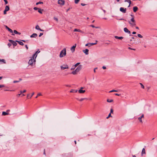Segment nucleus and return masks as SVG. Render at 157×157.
Instances as JSON below:
<instances>
[{
    "label": "nucleus",
    "mask_w": 157,
    "mask_h": 157,
    "mask_svg": "<svg viewBox=\"0 0 157 157\" xmlns=\"http://www.w3.org/2000/svg\"><path fill=\"white\" fill-rule=\"evenodd\" d=\"M40 52V51L38 49L35 53L33 55V57H35L36 56H37V54L39 53Z\"/></svg>",
    "instance_id": "16"
},
{
    "label": "nucleus",
    "mask_w": 157,
    "mask_h": 157,
    "mask_svg": "<svg viewBox=\"0 0 157 157\" xmlns=\"http://www.w3.org/2000/svg\"><path fill=\"white\" fill-rule=\"evenodd\" d=\"M66 55V48H64L62 50L60 53L59 56L60 58H62Z\"/></svg>",
    "instance_id": "2"
},
{
    "label": "nucleus",
    "mask_w": 157,
    "mask_h": 157,
    "mask_svg": "<svg viewBox=\"0 0 157 157\" xmlns=\"http://www.w3.org/2000/svg\"><path fill=\"white\" fill-rule=\"evenodd\" d=\"M118 92V90H113L110 91L109 92L110 93V92Z\"/></svg>",
    "instance_id": "33"
},
{
    "label": "nucleus",
    "mask_w": 157,
    "mask_h": 157,
    "mask_svg": "<svg viewBox=\"0 0 157 157\" xmlns=\"http://www.w3.org/2000/svg\"><path fill=\"white\" fill-rule=\"evenodd\" d=\"M35 28L36 29L40 30L41 31H44V30L41 29L38 25H36V26Z\"/></svg>",
    "instance_id": "15"
},
{
    "label": "nucleus",
    "mask_w": 157,
    "mask_h": 157,
    "mask_svg": "<svg viewBox=\"0 0 157 157\" xmlns=\"http://www.w3.org/2000/svg\"><path fill=\"white\" fill-rule=\"evenodd\" d=\"M97 41H96V42L95 43H90V45H93L95 44H97Z\"/></svg>",
    "instance_id": "34"
},
{
    "label": "nucleus",
    "mask_w": 157,
    "mask_h": 157,
    "mask_svg": "<svg viewBox=\"0 0 157 157\" xmlns=\"http://www.w3.org/2000/svg\"><path fill=\"white\" fill-rule=\"evenodd\" d=\"M14 33L15 34H17L18 33V32L16 30H14L13 31Z\"/></svg>",
    "instance_id": "39"
},
{
    "label": "nucleus",
    "mask_w": 157,
    "mask_h": 157,
    "mask_svg": "<svg viewBox=\"0 0 157 157\" xmlns=\"http://www.w3.org/2000/svg\"><path fill=\"white\" fill-rule=\"evenodd\" d=\"M39 8H38L36 7H34L33 8V9H34V10H38V9H39Z\"/></svg>",
    "instance_id": "43"
},
{
    "label": "nucleus",
    "mask_w": 157,
    "mask_h": 157,
    "mask_svg": "<svg viewBox=\"0 0 157 157\" xmlns=\"http://www.w3.org/2000/svg\"><path fill=\"white\" fill-rule=\"evenodd\" d=\"M128 22L132 27L135 26L136 25V22L134 17H132L130 21H128Z\"/></svg>",
    "instance_id": "3"
},
{
    "label": "nucleus",
    "mask_w": 157,
    "mask_h": 157,
    "mask_svg": "<svg viewBox=\"0 0 157 157\" xmlns=\"http://www.w3.org/2000/svg\"><path fill=\"white\" fill-rule=\"evenodd\" d=\"M136 33L135 32H133L132 33V34H136Z\"/></svg>",
    "instance_id": "62"
},
{
    "label": "nucleus",
    "mask_w": 157,
    "mask_h": 157,
    "mask_svg": "<svg viewBox=\"0 0 157 157\" xmlns=\"http://www.w3.org/2000/svg\"><path fill=\"white\" fill-rule=\"evenodd\" d=\"M120 10L121 12H122L123 13H125L126 12V9H124L123 7H121Z\"/></svg>",
    "instance_id": "9"
},
{
    "label": "nucleus",
    "mask_w": 157,
    "mask_h": 157,
    "mask_svg": "<svg viewBox=\"0 0 157 157\" xmlns=\"http://www.w3.org/2000/svg\"><path fill=\"white\" fill-rule=\"evenodd\" d=\"M85 46H88L89 47H90V43L89 44L88 43V44H86Z\"/></svg>",
    "instance_id": "46"
},
{
    "label": "nucleus",
    "mask_w": 157,
    "mask_h": 157,
    "mask_svg": "<svg viewBox=\"0 0 157 157\" xmlns=\"http://www.w3.org/2000/svg\"><path fill=\"white\" fill-rule=\"evenodd\" d=\"M16 41L18 42V43L19 44L21 45H24V44L22 42L20 41Z\"/></svg>",
    "instance_id": "28"
},
{
    "label": "nucleus",
    "mask_w": 157,
    "mask_h": 157,
    "mask_svg": "<svg viewBox=\"0 0 157 157\" xmlns=\"http://www.w3.org/2000/svg\"><path fill=\"white\" fill-rule=\"evenodd\" d=\"M90 26L93 27V28H95V27L93 25H91Z\"/></svg>",
    "instance_id": "59"
},
{
    "label": "nucleus",
    "mask_w": 157,
    "mask_h": 157,
    "mask_svg": "<svg viewBox=\"0 0 157 157\" xmlns=\"http://www.w3.org/2000/svg\"><path fill=\"white\" fill-rule=\"evenodd\" d=\"M102 68L104 69H106V67L105 66H103L102 67Z\"/></svg>",
    "instance_id": "58"
},
{
    "label": "nucleus",
    "mask_w": 157,
    "mask_h": 157,
    "mask_svg": "<svg viewBox=\"0 0 157 157\" xmlns=\"http://www.w3.org/2000/svg\"><path fill=\"white\" fill-rule=\"evenodd\" d=\"M115 38L117 39H119V40H122V39H123V37L122 36L118 37V36H115Z\"/></svg>",
    "instance_id": "18"
},
{
    "label": "nucleus",
    "mask_w": 157,
    "mask_h": 157,
    "mask_svg": "<svg viewBox=\"0 0 157 157\" xmlns=\"http://www.w3.org/2000/svg\"><path fill=\"white\" fill-rule=\"evenodd\" d=\"M60 68L61 70H64L65 69H67L69 68L68 66L66 64H63L60 66Z\"/></svg>",
    "instance_id": "4"
},
{
    "label": "nucleus",
    "mask_w": 157,
    "mask_h": 157,
    "mask_svg": "<svg viewBox=\"0 0 157 157\" xmlns=\"http://www.w3.org/2000/svg\"><path fill=\"white\" fill-rule=\"evenodd\" d=\"M146 154V152H145V149L144 148H143L142 149V152H141V155L142 156H144V155H145Z\"/></svg>",
    "instance_id": "10"
},
{
    "label": "nucleus",
    "mask_w": 157,
    "mask_h": 157,
    "mask_svg": "<svg viewBox=\"0 0 157 157\" xmlns=\"http://www.w3.org/2000/svg\"><path fill=\"white\" fill-rule=\"evenodd\" d=\"M0 61L4 63H6V61L4 59H0Z\"/></svg>",
    "instance_id": "30"
},
{
    "label": "nucleus",
    "mask_w": 157,
    "mask_h": 157,
    "mask_svg": "<svg viewBox=\"0 0 157 157\" xmlns=\"http://www.w3.org/2000/svg\"><path fill=\"white\" fill-rule=\"evenodd\" d=\"M5 86L3 85H0V88H1L2 87H4Z\"/></svg>",
    "instance_id": "50"
},
{
    "label": "nucleus",
    "mask_w": 157,
    "mask_h": 157,
    "mask_svg": "<svg viewBox=\"0 0 157 157\" xmlns=\"http://www.w3.org/2000/svg\"><path fill=\"white\" fill-rule=\"evenodd\" d=\"M64 3V1L63 0H58V4L60 5H63Z\"/></svg>",
    "instance_id": "7"
},
{
    "label": "nucleus",
    "mask_w": 157,
    "mask_h": 157,
    "mask_svg": "<svg viewBox=\"0 0 157 157\" xmlns=\"http://www.w3.org/2000/svg\"><path fill=\"white\" fill-rule=\"evenodd\" d=\"M37 36V34L34 33L30 36V37L32 38H36Z\"/></svg>",
    "instance_id": "14"
},
{
    "label": "nucleus",
    "mask_w": 157,
    "mask_h": 157,
    "mask_svg": "<svg viewBox=\"0 0 157 157\" xmlns=\"http://www.w3.org/2000/svg\"><path fill=\"white\" fill-rule=\"evenodd\" d=\"M4 0L5 2V4L6 5L8 3V1H7V0Z\"/></svg>",
    "instance_id": "48"
},
{
    "label": "nucleus",
    "mask_w": 157,
    "mask_h": 157,
    "mask_svg": "<svg viewBox=\"0 0 157 157\" xmlns=\"http://www.w3.org/2000/svg\"><path fill=\"white\" fill-rule=\"evenodd\" d=\"M137 36L140 38H143V36L140 34H138Z\"/></svg>",
    "instance_id": "37"
},
{
    "label": "nucleus",
    "mask_w": 157,
    "mask_h": 157,
    "mask_svg": "<svg viewBox=\"0 0 157 157\" xmlns=\"http://www.w3.org/2000/svg\"><path fill=\"white\" fill-rule=\"evenodd\" d=\"M128 48L129 49L132 50H135V49L134 48H131L130 47Z\"/></svg>",
    "instance_id": "49"
},
{
    "label": "nucleus",
    "mask_w": 157,
    "mask_h": 157,
    "mask_svg": "<svg viewBox=\"0 0 157 157\" xmlns=\"http://www.w3.org/2000/svg\"><path fill=\"white\" fill-rule=\"evenodd\" d=\"M37 57V56H36L35 57H33L32 56V57H30V59H29L28 64L29 65L31 66H33L35 65L36 62V58Z\"/></svg>",
    "instance_id": "1"
},
{
    "label": "nucleus",
    "mask_w": 157,
    "mask_h": 157,
    "mask_svg": "<svg viewBox=\"0 0 157 157\" xmlns=\"http://www.w3.org/2000/svg\"><path fill=\"white\" fill-rule=\"evenodd\" d=\"M80 0H75V4H77L79 2Z\"/></svg>",
    "instance_id": "38"
},
{
    "label": "nucleus",
    "mask_w": 157,
    "mask_h": 157,
    "mask_svg": "<svg viewBox=\"0 0 157 157\" xmlns=\"http://www.w3.org/2000/svg\"><path fill=\"white\" fill-rule=\"evenodd\" d=\"M9 41L11 43L13 44V42L14 41H13V40H9Z\"/></svg>",
    "instance_id": "51"
},
{
    "label": "nucleus",
    "mask_w": 157,
    "mask_h": 157,
    "mask_svg": "<svg viewBox=\"0 0 157 157\" xmlns=\"http://www.w3.org/2000/svg\"><path fill=\"white\" fill-rule=\"evenodd\" d=\"M80 64L79 63H76V64H75L74 66H75V67H77L79 64Z\"/></svg>",
    "instance_id": "36"
},
{
    "label": "nucleus",
    "mask_w": 157,
    "mask_h": 157,
    "mask_svg": "<svg viewBox=\"0 0 157 157\" xmlns=\"http://www.w3.org/2000/svg\"><path fill=\"white\" fill-rule=\"evenodd\" d=\"M8 45L9 46V47H10V46L11 45V44L10 43H8Z\"/></svg>",
    "instance_id": "64"
},
{
    "label": "nucleus",
    "mask_w": 157,
    "mask_h": 157,
    "mask_svg": "<svg viewBox=\"0 0 157 157\" xmlns=\"http://www.w3.org/2000/svg\"><path fill=\"white\" fill-rule=\"evenodd\" d=\"M125 2H128L129 4H131V1L130 0H125Z\"/></svg>",
    "instance_id": "31"
},
{
    "label": "nucleus",
    "mask_w": 157,
    "mask_h": 157,
    "mask_svg": "<svg viewBox=\"0 0 157 157\" xmlns=\"http://www.w3.org/2000/svg\"><path fill=\"white\" fill-rule=\"evenodd\" d=\"M12 44L14 45V46H16L17 45V43L14 42V41H13V44Z\"/></svg>",
    "instance_id": "35"
},
{
    "label": "nucleus",
    "mask_w": 157,
    "mask_h": 157,
    "mask_svg": "<svg viewBox=\"0 0 157 157\" xmlns=\"http://www.w3.org/2000/svg\"><path fill=\"white\" fill-rule=\"evenodd\" d=\"M115 95H116V96H120V94H118L116 93V94H115Z\"/></svg>",
    "instance_id": "56"
},
{
    "label": "nucleus",
    "mask_w": 157,
    "mask_h": 157,
    "mask_svg": "<svg viewBox=\"0 0 157 157\" xmlns=\"http://www.w3.org/2000/svg\"><path fill=\"white\" fill-rule=\"evenodd\" d=\"M26 92V90H24L23 91H20V92H21V93H25Z\"/></svg>",
    "instance_id": "44"
},
{
    "label": "nucleus",
    "mask_w": 157,
    "mask_h": 157,
    "mask_svg": "<svg viewBox=\"0 0 157 157\" xmlns=\"http://www.w3.org/2000/svg\"><path fill=\"white\" fill-rule=\"evenodd\" d=\"M43 4V2H37L36 3V5H38L39 4Z\"/></svg>",
    "instance_id": "32"
},
{
    "label": "nucleus",
    "mask_w": 157,
    "mask_h": 157,
    "mask_svg": "<svg viewBox=\"0 0 157 157\" xmlns=\"http://www.w3.org/2000/svg\"><path fill=\"white\" fill-rule=\"evenodd\" d=\"M74 32L77 31V32H80V33H84V32H83L82 31L80 30L79 29H74Z\"/></svg>",
    "instance_id": "17"
},
{
    "label": "nucleus",
    "mask_w": 157,
    "mask_h": 157,
    "mask_svg": "<svg viewBox=\"0 0 157 157\" xmlns=\"http://www.w3.org/2000/svg\"><path fill=\"white\" fill-rule=\"evenodd\" d=\"M8 114V113L5 112H3L2 113V115L5 116Z\"/></svg>",
    "instance_id": "29"
},
{
    "label": "nucleus",
    "mask_w": 157,
    "mask_h": 157,
    "mask_svg": "<svg viewBox=\"0 0 157 157\" xmlns=\"http://www.w3.org/2000/svg\"><path fill=\"white\" fill-rule=\"evenodd\" d=\"M19 82V81H13V82L14 83H16V82Z\"/></svg>",
    "instance_id": "60"
},
{
    "label": "nucleus",
    "mask_w": 157,
    "mask_h": 157,
    "mask_svg": "<svg viewBox=\"0 0 157 157\" xmlns=\"http://www.w3.org/2000/svg\"><path fill=\"white\" fill-rule=\"evenodd\" d=\"M82 65H79L75 69V70H76L78 72L79 71L81 70L82 69Z\"/></svg>",
    "instance_id": "8"
},
{
    "label": "nucleus",
    "mask_w": 157,
    "mask_h": 157,
    "mask_svg": "<svg viewBox=\"0 0 157 157\" xmlns=\"http://www.w3.org/2000/svg\"><path fill=\"white\" fill-rule=\"evenodd\" d=\"M7 11H6V10H4V14H6V12Z\"/></svg>",
    "instance_id": "57"
},
{
    "label": "nucleus",
    "mask_w": 157,
    "mask_h": 157,
    "mask_svg": "<svg viewBox=\"0 0 157 157\" xmlns=\"http://www.w3.org/2000/svg\"><path fill=\"white\" fill-rule=\"evenodd\" d=\"M76 45L77 44H75L71 48L70 50L73 53L75 52V49L76 47Z\"/></svg>",
    "instance_id": "6"
},
{
    "label": "nucleus",
    "mask_w": 157,
    "mask_h": 157,
    "mask_svg": "<svg viewBox=\"0 0 157 157\" xmlns=\"http://www.w3.org/2000/svg\"><path fill=\"white\" fill-rule=\"evenodd\" d=\"M78 91L80 94H83L86 92L85 90H83L82 89H79L78 91Z\"/></svg>",
    "instance_id": "13"
},
{
    "label": "nucleus",
    "mask_w": 157,
    "mask_h": 157,
    "mask_svg": "<svg viewBox=\"0 0 157 157\" xmlns=\"http://www.w3.org/2000/svg\"><path fill=\"white\" fill-rule=\"evenodd\" d=\"M34 94V92L32 94V95L30 97H29V94H28L27 95V98H31L32 97V96Z\"/></svg>",
    "instance_id": "24"
},
{
    "label": "nucleus",
    "mask_w": 157,
    "mask_h": 157,
    "mask_svg": "<svg viewBox=\"0 0 157 157\" xmlns=\"http://www.w3.org/2000/svg\"><path fill=\"white\" fill-rule=\"evenodd\" d=\"M9 10H10V8H9V6H6L5 10H6V11H9Z\"/></svg>",
    "instance_id": "25"
},
{
    "label": "nucleus",
    "mask_w": 157,
    "mask_h": 157,
    "mask_svg": "<svg viewBox=\"0 0 157 157\" xmlns=\"http://www.w3.org/2000/svg\"><path fill=\"white\" fill-rule=\"evenodd\" d=\"M113 109H111L110 110V113L111 114V113H113Z\"/></svg>",
    "instance_id": "54"
},
{
    "label": "nucleus",
    "mask_w": 157,
    "mask_h": 157,
    "mask_svg": "<svg viewBox=\"0 0 157 157\" xmlns=\"http://www.w3.org/2000/svg\"><path fill=\"white\" fill-rule=\"evenodd\" d=\"M78 73L77 71L76 70H75L71 72V74L74 75H76Z\"/></svg>",
    "instance_id": "22"
},
{
    "label": "nucleus",
    "mask_w": 157,
    "mask_h": 157,
    "mask_svg": "<svg viewBox=\"0 0 157 157\" xmlns=\"http://www.w3.org/2000/svg\"><path fill=\"white\" fill-rule=\"evenodd\" d=\"M140 84L141 85V87L142 88H144V85L141 83H140Z\"/></svg>",
    "instance_id": "53"
},
{
    "label": "nucleus",
    "mask_w": 157,
    "mask_h": 157,
    "mask_svg": "<svg viewBox=\"0 0 157 157\" xmlns=\"http://www.w3.org/2000/svg\"><path fill=\"white\" fill-rule=\"evenodd\" d=\"M81 5L82 6H85L86 5L84 4L81 3Z\"/></svg>",
    "instance_id": "61"
},
{
    "label": "nucleus",
    "mask_w": 157,
    "mask_h": 157,
    "mask_svg": "<svg viewBox=\"0 0 157 157\" xmlns=\"http://www.w3.org/2000/svg\"><path fill=\"white\" fill-rule=\"evenodd\" d=\"M25 47L27 49H28V47L27 46V45H25Z\"/></svg>",
    "instance_id": "63"
},
{
    "label": "nucleus",
    "mask_w": 157,
    "mask_h": 157,
    "mask_svg": "<svg viewBox=\"0 0 157 157\" xmlns=\"http://www.w3.org/2000/svg\"><path fill=\"white\" fill-rule=\"evenodd\" d=\"M43 35V33H40V35H39V36L40 37L41 36H42Z\"/></svg>",
    "instance_id": "55"
},
{
    "label": "nucleus",
    "mask_w": 157,
    "mask_h": 157,
    "mask_svg": "<svg viewBox=\"0 0 157 157\" xmlns=\"http://www.w3.org/2000/svg\"><path fill=\"white\" fill-rule=\"evenodd\" d=\"M124 31L125 33H128L129 34L130 33V32L128 29L127 28H124Z\"/></svg>",
    "instance_id": "12"
},
{
    "label": "nucleus",
    "mask_w": 157,
    "mask_h": 157,
    "mask_svg": "<svg viewBox=\"0 0 157 157\" xmlns=\"http://www.w3.org/2000/svg\"><path fill=\"white\" fill-rule=\"evenodd\" d=\"M6 28L10 33H13V30L11 29L8 27L7 26H6Z\"/></svg>",
    "instance_id": "20"
},
{
    "label": "nucleus",
    "mask_w": 157,
    "mask_h": 157,
    "mask_svg": "<svg viewBox=\"0 0 157 157\" xmlns=\"http://www.w3.org/2000/svg\"><path fill=\"white\" fill-rule=\"evenodd\" d=\"M76 67H75V66L74 65L73 66L72 68L71 69V70H74V69H75V68Z\"/></svg>",
    "instance_id": "40"
},
{
    "label": "nucleus",
    "mask_w": 157,
    "mask_h": 157,
    "mask_svg": "<svg viewBox=\"0 0 157 157\" xmlns=\"http://www.w3.org/2000/svg\"><path fill=\"white\" fill-rule=\"evenodd\" d=\"M82 52L86 55L89 54V50L87 49L83 50Z\"/></svg>",
    "instance_id": "11"
},
{
    "label": "nucleus",
    "mask_w": 157,
    "mask_h": 157,
    "mask_svg": "<svg viewBox=\"0 0 157 157\" xmlns=\"http://www.w3.org/2000/svg\"><path fill=\"white\" fill-rule=\"evenodd\" d=\"M78 91L77 90L72 89L70 91L71 93H76Z\"/></svg>",
    "instance_id": "23"
},
{
    "label": "nucleus",
    "mask_w": 157,
    "mask_h": 157,
    "mask_svg": "<svg viewBox=\"0 0 157 157\" xmlns=\"http://www.w3.org/2000/svg\"><path fill=\"white\" fill-rule=\"evenodd\" d=\"M9 41L11 43L13 44V42L14 41H13V40H9Z\"/></svg>",
    "instance_id": "52"
},
{
    "label": "nucleus",
    "mask_w": 157,
    "mask_h": 157,
    "mask_svg": "<svg viewBox=\"0 0 157 157\" xmlns=\"http://www.w3.org/2000/svg\"><path fill=\"white\" fill-rule=\"evenodd\" d=\"M138 9V8L136 6H134L133 7V10L134 12H136Z\"/></svg>",
    "instance_id": "19"
},
{
    "label": "nucleus",
    "mask_w": 157,
    "mask_h": 157,
    "mask_svg": "<svg viewBox=\"0 0 157 157\" xmlns=\"http://www.w3.org/2000/svg\"><path fill=\"white\" fill-rule=\"evenodd\" d=\"M112 117L111 116V114L110 113H109V114L108 116L107 117V118L108 119L109 117Z\"/></svg>",
    "instance_id": "42"
},
{
    "label": "nucleus",
    "mask_w": 157,
    "mask_h": 157,
    "mask_svg": "<svg viewBox=\"0 0 157 157\" xmlns=\"http://www.w3.org/2000/svg\"><path fill=\"white\" fill-rule=\"evenodd\" d=\"M85 99H86V98H82L79 100V101H83V100H85Z\"/></svg>",
    "instance_id": "45"
},
{
    "label": "nucleus",
    "mask_w": 157,
    "mask_h": 157,
    "mask_svg": "<svg viewBox=\"0 0 157 157\" xmlns=\"http://www.w3.org/2000/svg\"><path fill=\"white\" fill-rule=\"evenodd\" d=\"M43 10L41 9L40 8H39L38 10V12L42 14V11Z\"/></svg>",
    "instance_id": "26"
},
{
    "label": "nucleus",
    "mask_w": 157,
    "mask_h": 157,
    "mask_svg": "<svg viewBox=\"0 0 157 157\" xmlns=\"http://www.w3.org/2000/svg\"><path fill=\"white\" fill-rule=\"evenodd\" d=\"M144 118V115L143 114H142L141 116L139 117L138 118V119L139 120V122L140 123H143L142 119Z\"/></svg>",
    "instance_id": "5"
},
{
    "label": "nucleus",
    "mask_w": 157,
    "mask_h": 157,
    "mask_svg": "<svg viewBox=\"0 0 157 157\" xmlns=\"http://www.w3.org/2000/svg\"><path fill=\"white\" fill-rule=\"evenodd\" d=\"M134 37H132V38L130 40V41H131V43L134 44Z\"/></svg>",
    "instance_id": "21"
},
{
    "label": "nucleus",
    "mask_w": 157,
    "mask_h": 157,
    "mask_svg": "<svg viewBox=\"0 0 157 157\" xmlns=\"http://www.w3.org/2000/svg\"><path fill=\"white\" fill-rule=\"evenodd\" d=\"M113 99H107V101L108 102H112L113 101Z\"/></svg>",
    "instance_id": "27"
},
{
    "label": "nucleus",
    "mask_w": 157,
    "mask_h": 157,
    "mask_svg": "<svg viewBox=\"0 0 157 157\" xmlns=\"http://www.w3.org/2000/svg\"><path fill=\"white\" fill-rule=\"evenodd\" d=\"M54 19L56 21H58V19L56 17H54Z\"/></svg>",
    "instance_id": "47"
},
{
    "label": "nucleus",
    "mask_w": 157,
    "mask_h": 157,
    "mask_svg": "<svg viewBox=\"0 0 157 157\" xmlns=\"http://www.w3.org/2000/svg\"><path fill=\"white\" fill-rule=\"evenodd\" d=\"M41 95V94L40 93H38L37 96L36 97V98L38 97V96Z\"/></svg>",
    "instance_id": "41"
}]
</instances>
